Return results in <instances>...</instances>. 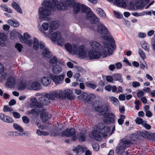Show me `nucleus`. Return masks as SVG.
<instances>
[{"label":"nucleus","instance_id":"nucleus-1","mask_svg":"<svg viewBox=\"0 0 155 155\" xmlns=\"http://www.w3.org/2000/svg\"><path fill=\"white\" fill-rule=\"evenodd\" d=\"M104 45L103 51L101 52L100 51L90 50L88 52V58L90 59H98L101 57H106L108 55H111L113 50L115 49V45L113 42L114 39L112 37L104 36L103 37Z\"/></svg>","mask_w":155,"mask_h":155},{"label":"nucleus","instance_id":"nucleus-2","mask_svg":"<svg viewBox=\"0 0 155 155\" xmlns=\"http://www.w3.org/2000/svg\"><path fill=\"white\" fill-rule=\"evenodd\" d=\"M110 130V128L105 124L103 123H100L98 126H94L93 127V131L89 133V135L91 138H94L101 141L102 140L101 135L102 134L104 137H107L106 134L109 133Z\"/></svg>","mask_w":155,"mask_h":155},{"label":"nucleus","instance_id":"nucleus-3","mask_svg":"<svg viewBox=\"0 0 155 155\" xmlns=\"http://www.w3.org/2000/svg\"><path fill=\"white\" fill-rule=\"evenodd\" d=\"M52 3L50 1H45L43 3L44 7L40 8L38 10V15L40 21H48L50 18L48 16L51 15L54 8L51 7Z\"/></svg>","mask_w":155,"mask_h":155},{"label":"nucleus","instance_id":"nucleus-4","mask_svg":"<svg viewBox=\"0 0 155 155\" xmlns=\"http://www.w3.org/2000/svg\"><path fill=\"white\" fill-rule=\"evenodd\" d=\"M59 25L57 21H53L50 23L49 31L47 33V36L51 38L52 41H55L61 35V33L58 31H53L58 27Z\"/></svg>","mask_w":155,"mask_h":155},{"label":"nucleus","instance_id":"nucleus-5","mask_svg":"<svg viewBox=\"0 0 155 155\" xmlns=\"http://www.w3.org/2000/svg\"><path fill=\"white\" fill-rule=\"evenodd\" d=\"M132 144L130 140L127 139L125 137L123 138L120 140L121 145L116 149L117 153L122 155L124 152H125L127 155V151H125V150L129 147L130 145Z\"/></svg>","mask_w":155,"mask_h":155},{"label":"nucleus","instance_id":"nucleus-6","mask_svg":"<svg viewBox=\"0 0 155 155\" xmlns=\"http://www.w3.org/2000/svg\"><path fill=\"white\" fill-rule=\"evenodd\" d=\"M61 136L62 137H72V140L75 141L77 138V137L76 135V131L73 128H68L64 130L62 133Z\"/></svg>","mask_w":155,"mask_h":155},{"label":"nucleus","instance_id":"nucleus-7","mask_svg":"<svg viewBox=\"0 0 155 155\" xmlns=\"http://www.w3.org/2000/svg\"><path fill=\"white\" fill-rule=\"evenodd\" d=\"M59 91H61L62 92L59 94L60 98L64 99L67 98L70 100H73L75 98L72 91L70 89H67L63 91L59 90Z\"/></svg>","mask_w":155,"mask_h":155},{"label":"nucleus","instance_id":"nucleus-8","mask_svg":"<svg viewBox=\"0 0 155 155\" xmlns=\"http://www.w3.org/2000/svg\"><path fill=\"white\" fill-rule=\"evenodd\" d=\"M65 76L64 73L60 75H54L52 74H51L49 75L50 78L56 84H60L63 82Z\"/></svg>","mask_w":155,"mask_h":155},{"label":"nucleus","instance_id":"nucleus-9","mask_svg":"<svg viewBox=\"0 0 155 155\" xmlns=\"http://www.w3.org/2000/svg\"><path fill=\"white\" fill-rule=\"evenodd\" d=\"M51 2V7H53L54 9L52 10L53 11L56 10H64L66 9V5L64 3L62 2H58L57 0H53Z\"/></svg>","mask_w":155,"mask_h":155},{"label":"nucleus","instance_id":"nucleus-10","mask_svg":"<svg viewBox=\"0 0 155 155\" xmlns=\"http://www.w3.org/2000/svg\"><path fill=\"white\" fill-rule=\"evenodd\" d=\"M103 121L107 124L113 123L115 122V115L112 113H105L104 114Z\"/></svg>","mask_w":155,"mask_h":155},{"label":"nucleus","instance_id":"nucleus-11","mask_svg":"<svg viewBox=\"0 0 155 155\" xmlns=\"http://www.w3.org/2000/svg\"><path fill=\"white\" fill-rule=\"evenodd\" d=\"M97 31L99 34L104 35H108V36H111L110 33L107 27L102 23H100L98 25L97 27Z\"/></svg>","mask_w":155,"mask_h":155},{"label":"nucleus","instance_id":"nucleus-12","mask_svg":"<svg viewBox=\"0 0 155 155\" xmlns=\"http://www.w3.org/2000/svg\"><path fill=\"white\" fill-rule=\"evenodd\" d=\"M75 54H78L81 58H88V53L83 46H80L78 47L77 52Z\"/></svg>","mask_w":155,"mask_h":155},{"label":"nucleus","instance_id":"nucleus-13","mask_svg":"<svg viewBox=\"0 0 155 155\" xmlns=\"http://www.w3.org/2000/svg\"><path fill=\"white\" fill-rule=\"evenodd\" d=\"M75 54H78L81 58H88V53L83 46H80L78 47L77 52Z\"/></svg>","mask_w":155,"mask_h":155},{"label":"nucleus","instance_id":"nucleus-14","mask_svg":"<svg viewBox=\"0 0 155 155\" xmlns=\"http://www.w3.org/2000/svg\"><path fill=\"white\" fill-rule=\"evenodd\" d=\"M6 81L5 84L6 87L8 88L13 87L15 83V78L11 75H7L6 74Z\"/></svg>","mask_w":155,"mask_h":155},{"label":"nucleus","instance_id":"nucleus-15","mask_svg":"<svg viewBox=\"0 0 155 155\" xmlns=\"http://www.w3.org/2000/svg\"><path fill=\"white\" fill-rule=\"evenodd\" d=\"M74 12L75 14H77L79 12L81 11L84 12H87L88 9V7L79 4H75L74 6Z\"/></svg>","mask_w":155,"mask_h":155},{"label":"nucleus","instance_id":"nucleus-16","mask_svg":"<svg viewBox=\"0 0 155 155\" xmlns=\"http://www.w3.org/2000/svg\"><path fill=\"white\" fill-rule=\"evenodd\" d=\"M19 38L21 41L23 43L25 44L27 46H30L32 44V42L30 38L31 37L28 35L27 33H25L24 34V36H19Z\"/></svg>","mask_w":155,"mask_h":155},{"label":"nucleus","instance_id":"nucleus-17","mask_svg":"<svg viewBox=\"0 0 155 155\" xmlns=\"http://www.w3.org/2000/svg\"><path fill=\"white\" fill-rule=\"evenodd\" d=\"M86 17L88 20L90 21L92 24H95L98 21V18L94 14L90 12L88 9Z\"/></svg>","mask_w":155,"mask_h":155},{"label":"nucleus","instance_id":"nucleus-18","mask_svg":"<svg viewBox=\"0 0 155 155\" xmlns=\"http://www.w3.org/2000/svg\"><path fill=\"white\" fill-rule=\"evenodd\" d=\"M38 110L41 112V118L43 122H45L51 117V115L48 114V112H46V109L42 108L40 110L39 109Z\"/></svg>","mask_w":155,"mask_h":155},{"label":"nucleus","instance_id":"nucleus-19","mask_svg":"<svg viewBox=\"0 0 155 155\" xmlns=\"http://www.w3.org/2000/svg\"><path fill=\"white\" fill-rule=\"evenodd\" d=\"M64 46L66 49L70 53L75 54V52H77L78 47L76 45H71L69 43H67L65 44Z\"/></svg>","mask_w":155,"mask_h":155},{"label":"nucleus","instance_id":"nucleus-20","mask_svg":"<svg viewBox=\"0 0 155 155\" xmlns=\"http://www.w3.org/2000/svg\"><path fill=\"white\" fill-rule=\"evenodd\" d=\"M0 120L8 123H12L14 122L12 118L2 113H0Z\"/></svg>","mask_w":155,"mask_h":155},{"label":"nucleus","instance_id":"nucleus-21","mask_svg":"<svg viewBox=\"0 0 155 155\" xmlns=\"http://www.w3.org/2000/svg\"><path fill=\"white\" fill-rule=\"evenodd\" d=\"M38 100L40 104L41 105V107L40 109L42 108L43 106L48 105L50 103L49 99H48L46 95L45 96L39 97Z\"/></svg>","mask_w":155,"mask_h":155},{"label":"nucleus","instance_id":"nucleus-22","mask_svg":"<svg viewBox=\"0 0 155 155\" xmlns=\"http://www.w3.org/2000/svg\"><path fill=\"white\" fill-rule=\"evenodd\" d=\"M61 91H53L50 93V94H47L46 95L48 98V99L53 100H54L55 97L57 98H60V93H61Z\"/></svg>","mask_w":155,"mask_h":155},{"label":"nucleus","instance_id":"nucleus-23","mask_svg":"<svg viewBox=\"0 0 155 155\" xmlns=\"http://www.w3.org/2000/svg\"><path fill=\"white\" fill-rule=\"evenodd\" d=\"M51 21L49 24L46 23H43L41 25V27L40 28V30L42 33L43 35L45 37L47 36V33H46L45 31H47L48 30V28H49Z\"/></svg>","mask_w":155,"mask_h":155},{"label":"nucleus","instance_id":"nucleus-24","mask_svg":"<svg viewBox=\"0 0 155 155\" xmlns=\"http://www.w3.org/2000/svg\"><path fill=\"white\" fill-rule=\"evenodd\" d=\"M51 78L48 76H44L41 79V83L43 86H47L49 85L51 83Z\"/></svg>","mask_w":155,"mask_h":155},{"label":"nucleus","instance_id":"nucleus-25","mask_svg":"<svg viewBox=\"0 0 155 155\" xmlns=\"http://www.w3.org/2000/svg\"><path fill=\"white\" fill-rule=\"evenodd\" d=\"M31 106L38 108L39 109H40L41 107V105L40 104V103L38 102L35 98L34 97L31 99Z\"/></svg>","mask_w":155,"mask_h":155},{"label":"nucleus","instance_id":"nucleus-26","mask_svg":"<svg viewBox=\"0 0 155 155\" xmlns=\"http://www.w3.org/2000/svg\"><path fill=\"white\" fill-rule=\"evenodd\" d=\"M31 87L34 90H38L41 89L42 86L39 83L35 81L31 83Z\"/></svg>","mask_w":155,"mask_h":155},{"label":"nucleus","instance_id":"nucleus-27","mask_svg":"<svg viewBox=\"0 0 155 155\" xmlns=\"http://www.w3.org/2000/svg\"><path fill=\"white\" fill-rule=\"evenodd\" d=\"M11 5L20 14L22 13V10L19 5L16 2L13 1L11 4Z\"/></svg>","mask_w":155,"mask_h":155},{"label":"nucleus","instance_id":"nucleus-28","mask_svg":"<svg viewBox=\"0 0 155 155\" xmlns=\"http://www.w3.org/2000/svg\"><path fill=\"white\" fill-rule=\"evenodd\" d=\"M1 74L0 76V82H2L6 78L7 74L5 68H0V75Z\"/></svg>","mask_w":155,"mask_h":155},{"label":"nucleus","instance_id":"nucleus-29","mask_svg":"<svg viewBox=\"0 0 155 155\" xmlns=\"http://www.w3.org/2000/svg\"><path fill=\"white\" fill-rule=\"evenodd\" d=\"M114 3L118 6L122 8L125 7L127 5L124 0H115Z\"/></svg>","mask_w":155,"mask_h":155},{"label":"nucleus","instance_id":"nucleus-30","mask_svg":"<svg viewBox=\"0 0 155 155\" xmlns=\"http://www.w3.org/2000/svg\"><path fill=\"white\" fill-rule=\"evenodd\" d=\"M109 100L114 105L117 106L119 104V102L117 99L113 96L110 97Z\"/></svg>","mask_w":155,"mask_h":155},{"label":"nucleus","instance_id":"nucleus-31","mask_svg":"<svg viewBox=\"0 0 155 155\" xmlns=\"http://www.w3.org/2000/svg\"><path fill=\"white\" fill-rule=\"evenodd\" d=\"M89 45L91 47L93 48H98L101 47L100 44L97 41H92L90 42Z\"/></svg>","mask_w":155,"mask_h":155},{"label":"nucleus","instance_id":"nucleus-32","mask_svg":"<svg viewBox=\"0 0 155 155\" xmlns=\"http://www.w3.org/2000/svg\"><path fill=\"white\" fill-rule=\"evenodd\" d=\"M7 23L9 25L15 27H18L19 25V22L15 20H8Z\"/></svg>","mask_w":155,"mask_h":155},{"label":"nucleus","instance_id":"nucleus-33","mask_svg":"<svg viewBox=\"0 0 155 155\" xmlns=\"http://www.w3.org/2000/svg\"><path fill=\"white\" fill-rule=\"evenodd\" d=\"M86 137L85 134L83 133H80L78 134V138L81 142L84 141L86 139Z\"/></svg>","mask_w":155,"mask_h":155},{"label":"nucleus","instance_id":"nucleus-34","mask_svg":"<svg viewBox=\"0 0 155 155\" xmlns=\"http://www.w3.org/2000/svg\"><path fill=\"white\" fill-rule=\"evenodd\" d=\"M108 109V107L105 105H103L102 107H100L99 106L97 107L96 109V110L101 111L102 112L107 111Z\"/></svg>","mask_w":155,"mask_h":155},{"label":"nucleus","instance_id":"nucleus-35","mask_svg":"<svg viewBox=\"0 0 155 155\" xmlns=\"http://www.w3.org/2000/svg\"><path fill=\"white\" fill-rule=\"evenodd\" d=\"M14 128L16 130L20 132H23L24 131V129L20 125L17 123H14L13 125Z\"/></svg>","mask_w":155,"mask_h":155},{"label":"nucleus","instance_id":"nucleus-36","mask_svg":"<svg viewBox=\"0 0 155 155\" xmlns=\"http://www.w3.org/2000/svg\"><path fill=\"white\" fill-rule=\"evenodd\" d=\"M40 43H39L38 39L34 38L33 43V48L34 49L37 50L39 48Z\"/></svg>","mask_w":155,"mask_h":155},{"label":"nucleus","instance_id":"nucleus-37","mask_svg":"<svg viewBox=\"0 0 155 155\" xmlns=\"http://www.w3.org/2000/svg\"><path fill=\"white\" fill-rule=\"evenodd\" d=\"M27 114H32L33 115L35 116H38V110L36 109H33L28 110L27 112Z\"/></svg>","mask_w":155,"mask_h":155},{"label":"nucleus","instance_id":"nucleus-38","mask_svg":"<svg viewBox=\"0 0 155 155\" xmlns=\"http://www.w3.org/2000/svg\"><path fill=\"white\" fill-rule=\"evenodd\" d=\"M0 7L2 10L5 12H7L10 13H12L13 12L12 10L10 8H8L6 5H5L2 4L0 5Z\"/></svg>","mask_w":155,"mask_h":155},{"label":"nucleus","instance_id":"nucleus-39","mask_svg":"<svg viewBox=\"0 0 155 155\" xmlns=\"http://www.w3.org/2000/svg\"><path fill=\"white\" fill-rule=\"evenodd\" d=\"M97 13L100 17L104 18L106 16V14L104 13V12L101 8H97Z\"/></svg>","mask_w":155,"mask_h":155},{"label":"nucleus","instance_id":"nucleus-40","mask_svg":"<svg viewBox=\"0 0 155 155\" xmlns=\"http://www.w3.org/2000/svg\"><path fill=\"white\" fill-rule=\"evenodd\" d=\"M9 133L11 135L17 137L18 136H22L25 135L26 134L25 132L23 133H18L17 131H15L13 132H9Z\"/></svg>","mask_w":155,"mask_h":155},{"label":"nucleus","instance_id":"nucleus-41","mask_svg":"<svg viewBox=\"0 0 155 155\" xmlns=\"http://www.w3.org/2000/svg\"><path fill=\"white\" fill-rule=\"evenodd\" d=\"M50 52L46 48H45L42 51V56L45 58H48L50 54Z\"/></svg>","mask_w":155,"mask_h":155},{"label":"nucleus","instance_id":"nucleus-42","mask_svg":"<svg viewBox=\"0 0 155 155\" xmlns=\"http://www.w3.org/2000/svg\"><path fill=\"white\" fill-rule=\"evenodd\" d=\"M139 135L140 136L144 138H147L148 137L150 134L149 133L145 131H139Z\"/></svg>","mask_w":155,"mask_h":155},{"label":"nucleus","instance_id":"nucleus-43","mask_svg":"<svg viewBox=\"0 0 155 155\" xmlns=\"http://www.w3.org/2000/svg\"><path fill=\"white\" fill-rule=\"evenodd\" d=\"M113 76L117 80L121 82H123V79L121 78V74H115L113 75Z\"/></svg>","mask_w":155,"mask_h":155},{"label":"nucleus","instance_id":"nucleus-44","mask_svg":"<svg viewBox=\"0 0 155 155\" xmlns=\"http://www.w3.org/2000/svg\"><path fill=\"white\" fill-rule=\"evenodd\" d=\"M121 68L122 67V65L121 63L117 62L115 64V65L114 64H111L109 66V68Z\"/></svg>","mask_w":155,"mask_h":155},{"label":"nucleus","instance_id":"nucleus-45","mask_svg":"<svg viewBox=\"0 0 155 155\" xmlns=\"http://www.w3.org/2000/svg\"><path fill=\"white\" fill-rule=\"evenodd\" d=\"M142 48L145 50L147 51H149V46L148 44L146 42H144L142 44Z\"/></svg>","mask_w":155,"mask_h":155},{"label":"nucleus","instance_id":"nucleus-46","mask_svg":"<svg viewBox=\"0 0 155 155\" xmlns=\"http://www.w3.org/2000/svg\"><path fill=\"white\" fill-rule=\"evenodd\" d=\"M56 41H57V43L60 45H62L64 43V39L61 37V35L60 36L59 38H58Z\"/></svg>","mask_w":155,"mask_h":155},{"label":"nucleus","instance_id":"nucleus-47","mask_svg":"<svg viewBox=\"0 0 155 155\" xmlns=\"http://www.w3.org/2000/svg\"><path fill=\"white\" fill-rule=\"evenodd\" d=\"M13 110V109L11 107H9L8 106H5L3 109L4 112H10Z\"/></svg>","mask_w":155,"mask_h":155},{"label":"nucleus","instance_id":"nucleus-48","mask_svg":"<svg viewBox=\"0 0 155 155\" xmlns=\"http://www.w3.org/2000/svg\"><path fill=\"white\" fill-rule=\"evenodd\" d=\"M66 5V8L67 6L71 7L73 6V2L71 0H66L65 2Z\"/></svg>","mask_w":155,"mask_h":155},{"label":"nucleus","instance_id":"nucleus-49","mask_svg":"<svg viewBox=\"0 0 155 155\" xmlns=\"http://www.w3.org/2000/svg\"><path fill=\"white\" fill-rule=\"evenodd\" d=\"M62 68H52V71L55 74H58L62 71Z\"/></svg>","mask_w":155,"mask_h":155},{"label":"nucleus","instance_id":"nucleus-50","mask_svg":"<svg viewBox=\"0 0 155 155\" xmlns=\"http://www.w3.org/2000/svg\"><path fill=\"white\" fill-rule=\"evenodd\" d=\"M26 84L25 82L20 83L19 84L18 89L20 90H23L25 88Z\"/></svg>","mask_w":155,"mask_h":155},{"label":"nucleus","instance_id":"nucleus-51","mask_svg":"<svg viewBox=\"0 0 155 155\" xmlns=\"http://www.w3.org/2000/svg\"><path fill=\"white\" fill-rule=\"evenodd\" d=\"M95 95L94 94H90L87 96V100L88 101H92L95 99Z\"/></svg>","mask_w":155,"mask_h":155},{"label":"nucleus","instance_id":"nucleus-52","mask_svg":"<svg viewBox=\"0 0 155 155\" xmlns=\"http://www.w3.org/2000/svg\"><path fill=\"white\" fill-rule=\"evenodd\" d=\"M138 53L142 58L143 59H144L146 58V56L145 54L142 49H139Z\"/></svg>","mask_w":155,"mask_h":155},{"label":"nucleus","instance_id":"nucleus-53","mask_svg":"<svg viewBox=\"0 0 155 155\" xmlns=\"http://www.w3.org/2000/svg\"><path fill=\"white\" fill-rule=\"evenodd\" d=\"M22 120L24 123L28 124L30 121L29 118L26 116H24L22 117Z\"/></svg>","mask_w":155,"mask_h":155},{"label":"nucleus","instance_id":"nucleus-54","mask_svg":"<svg viewBox=\"0 0 155 155\" xmlns=\"http://www.w3.org/2000/svg\"><path fill=\"white\" fill-rule=\"evenodd\" d=\"M113 12L116 17L119 18H121L122 17L123 15L120 13L114 11H113Z\"/></svg>","mask_w":155,"mask_h":155},{"label":"nucleus","instance_id":"nucleus-55","mask_svg":"<svg viewBox=\"0 0 155 155\" xmlns=\"http://www.w3.org/2000/svg\"><path fill=\"white\" fill-rule=\"evenodd\" d=\"M58 62L57 59V58L54 56L51 58L49 60V62L51 64H55Z\"/></svg>","mask_w":155,"mask_h":155},{"label":"nucleus","instance_id":"nucleus-56","mask_svg":"<svg viewBox=\"0 0 155 155\" xmlns=\"http://www.w3.org/2000/svg\"><path fill=\"white\" fill-rule=\"evenodd\" d=\"M15 47L19 52H20L21 51V49L23 47L21 44L18 43L15 45Z\"/></svg>","mask_w":155,"mask_h":155},{"label":"nucleus","instance_id":"nucleus-57","mask_svg":"<svg viewBox=\"0 0 155 155\" xmlns=\"http://www.w3.org/2000/svg\"><path fill=\"white\" fill-rule=\"evenodd\" d=\"M78 148L80 150L81 149L82 151L83 152L86 151L87 149V147L84 145L80 146L79 145L78 146Z\"/></svg>","mask_w":155,"mask_h":155},{"label":"nucleus","instance_id":"nucleus-58","mask_svg":"<svg viewBox=\"0 0 155 155\" xmlns=\"http://www.w3.org/2000/svg\"><path fill=\"white\" fill-rule=\"evenodd\" d=\"M138 138V136L135 134H132L130 135V140H131L135 141Z\"/></svg>","mask_w":155,"mask_h":155},{"label":"nucleus","instance_id":"nucleus-59","mask_svg":"<svg viewBox=\"0 0 155 155\" xmlns=\"http://www.w3.org/2000/svg\"><path fill=\"white\" fill-rule=\"evenodd\" d=\"M136 123L138 124H141L144 123L143 120L140 117L137 118L135 120Z\"/></svg>","mask_w":155,"mask_h":155},{"label":"nucleus","instance_id":"nucleus-60","mask_svg":"<svg viewBox=\"0 0 155 155\" xmlns=\"http://www.w3.org/2000/svg\"><path fill=\"white\" fill-rule=\"evenodd\" d=\"M12 114L14 118H15L18 119L21 117V115L18 112H12Z\"/></svg>","mask_w":155,"mask_h":155},{"label":"nucleus","instance_id":"nucleus-61","mask_svg":"<svg viewBox=\"0 0 155 155\" xmlns=\"http://www.w3.org/2000/svg\"><path fill=\"white\" fill-rule=\"evenodd\" d=\"M149 0H140L138 2V3L140 4V6H143V3H147L149 2Z\"/></svg>","mask_w":155,"mask_h":155},{"label":"nucleus","instance_id":"nucleus-62","mask_svg":"<svg viewBox=\"0 0 155 155\" xmlns=\"http://www.w3.org/2000/svg\"><path fill=\"white\" fill-rule=\"evenodd\" d=\"M7 36L4 33L0 32V39L2 40L3 41L6 40Z\"/></svg>","mask_w":155,"mask_h":155},{"label":"nucleus","instance_id":"nucleus-63","mask_svg":"<svg viewBox=\"0 0 155 155\" xmlns=\"http://www.w3.org/2000/svg\"><path fill=\"white\" fill-rule=\"evenodd\" d=\"M92 147L95 151H98L99 149V146L98 144L95 143L92 144Z\"/></svg>","mask_w":155,"mask_h":155},{"label":"nucleus","instance_id":"nucleus-64","mask_svg":"<svg viewBox=\"0 0 155 155\" xmlns=\"http://www.w3.org/2000/svg\"><path fill=\"white\" fill-rule=\"evenodd\" d=\"M67 65L69 68H72L74 67L75 68H78V66L76 65H74V64L71 62H68L67 63Z\"/></svg>","mask_w":155,"mask_h":155}]
</instances>
